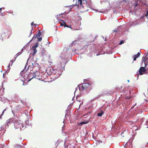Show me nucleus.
<instances>
[{"mask_svg": "<svg viewBox=\"0 0 148 148\" xmlns=\"http://www.w3.org/2000/svg\"><path fill=\"white\" fill-rule=\"evenodd\" d=\"M146 69L144 67H141L139 69V73L140 75L143 74V73L146 72Z\"/></svg>", "mask_w": 148, "mask_h": 148, "instance_id": "nucleus-7", "label": "nucleus"}, {"mask_svg": "<svg viewBox=\"0 0 148 148\" xmlns=\"http://www.w3.org/2000/svg\"><path fill=\"white\" fill-rule=\"evenodd\" d=\"M131 10V12L132 13V10Z\"/></svg>", "mask_w": 148, "mask_h": 148, "instance_id": "nucleus-37", "label": "nucleus"}, {"mask_svg": "<svg viewBox=\"0 0 148 148\" xmlns=\"http://www.w3.org/2000/svg\"><path fill=\"white\" fill-rule=\"evenodd\" d=\"M64 27H67L70 28L71 29H72L71 27V25H66V24H65L64 25Z\"/></svg>", "mask_w": 148, "mask_h": 148, "instance_id": "nucleus-22", "label": "nucleus"}, {"mask_svg": "<svg viewBox=\"0 0 148 148\" xmlns=\"http://www.w3.org/2000/svg\"><path fill=\"white\" fill-rule=\"evenodd\" d=\"M117 30H114V32H117Z\"/></svg>", "mask_w": 148, "mask_h": 148, "instance_id": "nucleus-35", "label": "nucleus"}, {"mask_svg": "<svg viewBox=\"0 0 148 148\" xmlns=\"http://www.w3.org/2000/svg\"><path fill=\"white\" fill-rule=\"evenodd\" d=\"M14 61V60H12L10 62L9 64V65H8V66L9 67L10 66L11 62V66H12V64L13 63Z\"/></svg>", "mask_w": 148, "mask_h": 148, "instance_id": "nucleus-24", "label": "nucleus"}, {"mask_svg": "<svg viewBox=\"0 0 148 148\" xmlns=\"http://www.w3.org/2000/svg\"><path fill=\"white\" fill-rule=\"evenodd\" d=\"M138 24V23L137 22V20H136L134 22H133L132 23V24L133 25H136L137 24Z\"/></svg>", "mask_w": 148, "mask_h": 148, "instance_id": "nucleus-21", "label": "nucleus"}, {"mask_svg": "<svg viewBox=\"0 0 148 148\" xmlns=\"http://www.w3.org/2000/svg\"><path fill=\"white\" fill-rule=\"evenodd\" d=\"M0 14L1 16H4L5 15L4 13L2 12V10H0Z\"/></svg>", "mask_w": 148, "mask_h": 148, "instance_id": "nucleus-23", "label": "nucleus"}, {"mask_svg": "<svg viewBox=\"0 0 148 148\" xmlns=\"http://www.w3.org/2000/svg\"><path fill=\"white\" fill-rule=\"evenodd\" d=\"M103 113H104L103 111H101L99 113L97 114V115L101 117L102 116V114H103Z\"/></svg>", "mask_w": 148, "mask_h": 148, "instance_id": "nucleus-16", "label": "nucleus"}, {"mask_svg": "<svg viewBox=\"0 0 148 148\" xmlns=\"http://www.w3.org/2000/svg\"><path fill=\"white\" fill-rule=\"evenodd\" d=\"M41 33L40 32V31H39V32L38 33V34H37V36H38V37H40V36L41 35Z\"/></svg>", "mask_w": 148, "mask_h": 148, "instance_id": "nucleus-26", "label": "nucleus"}, {"mask_svg": "<svg viewBox=\"0 0 148 148\" xmlns=\"http://www.w3.org/2000/svg\"><path fill=\"white\" fill-rule=\"evenodd\" d=\"M146 2V0H135L129 4L131 9H148Z\"/></svg>", "mask_w": 148, "mask_h": 148, "instance_id": "nucleus-1", "label": "nucleus"}, {"mask_svg": "<svg viewBox=\"0 0 148 148\" xmlns=\"http://www.w3.org/2000/svg\"><path fill=\"white\" fill-rule=\"evenodd\" d=\"M134 11H133V12H135V13H136V10H133Z\"/></svg>", "mask_w": 148, "mask_h": 148, "instance_id": "nucleus-32", "label": "nucleus"}, {"mask_svg": "<svg viewBox=\"0 0 148 148\" xmlns=\"http://www.w3.org/2000/svg\"><path fill=\"white\" fill-rule=\"evenodd\" d=\"M5 9V8H0V10H1V9Z\"/></svg>", "mask_w": 148, "mask_h": 148, "instance_id": "nucleus-34", "label": "nucleus"}, {"mask_svg": "<svg viewBox=\"0 0 148 148\" xmlns=\"http://www.w3.org/2000/svg\"><path fill=\"white\" fill-rule=\"evenodd\" d=\"M37 36H38L37 34H34L32 40H33L34 38L35 39V38H36Z\"/></svg>", "mask_w": 148, "mask_h": 148, "instance_id": "nucleus-25", "label": "nucleus"}, {"mask_svg": "<svg viewBox=\"0 0 148 148\" xmlns=\"http://www.w3.org/2000/svg\"><path fill=\"white\" fill-rule=\"evenodd\" d=\"M90 85V84H89V83H84L80 85V86L78 85V86L79 87V90L81 91H82L85 89H86Z\"/></svg>", "mask_w": 148, "mask_h": 148, "instance_id": "nucleus-4", "label": "nucleus"}, {"mask_svg": "<svg viewBox=\"0 0 148 148\" xmlns=\"http://www.w3.org/2000/svg\"><path fill=\"white\" fill-rule=\"evenodd\" d=\"M124 43V42L123 40H121L120 41V42L119 43V45H121Z\"/></svg>", "mask_w": 148, "mask_h": 148, "instance_id": "nucleus-29", "label": "nucleus"}, {"mask_svg": "<svg viewBox=\"0 0 148 148\" xmlns=\"http://www.w3.org/2000/svg\"><path fill=\"white\" fill-rule=\"evenodd\" d=\"M132 145H130V146H129V147H128L127 148H132Z\"/></svg>", "mask_w": 148, "mask_h": 148, "instance_id": "nucleus-30", "label": "nucleus"}, {"mask_svg": "<svg viewBox=\"0 0 148 148\" xmlns=\"http://www.w3.org/2000/svg\"><path fill=\"white\" fill-rule=\"evenodd\" d=\"M63 14L62 13L61 14H60V15H62Z\"/></svg>", "mask_w": 148, "mask_h": 148, "instance_id": "nucleus-40", "label": "nucleus"}, {"mask_svg": "<svg viewBox=\"0 0 148 148\" xmlns=\"http://www.w3.org/2000/svg\"><path fill=\"white\" fill-rule=\"evenodd\" d=\"M38 42L36 43L35 45L32 47V49L33 51L32 53L33 55H34L37 52V50L36 49V48L38 47Z\"/></svg>", "mask_w": 148, "mask_h": 148, "instance_id": "nucleus-5", "label": "nucleus"}, {"mask_svg": "<svg viewBox=\"0 0 148 148\" xmlns=\"http://www.w3.org/2000/svg\"><path fill=\"white\" fill-rule=\"evenodd\" d=\"M123 133H121V135L122 134H123Z\"/></svg>", "mask_w": 148, "mask_h": 148, "instance_id": "nucleus-39", "label": "nucleus"}, {"mask_svg": "<svg viewBox=\"0 0 148 148\" xmlns=\"http://www.w3.org/2000/svg\"><path fill=\"white\" fill-rule=\"evenodd\" d=\"M89 122V121H83V122H81L80 124L81 125H82L83 124H87Z\"/></svg>", "mask_w": 148, "mask_h": 148, "instance_id": "nucleus-19", "label": "nucleus"}, {"mask_svg": "<svg viewBox=\"0 0 148 148\" xmlns=\"http://www.w3.org/2000/svg\"><path fill=\"white\" fill-rule=\"evenodd\" d=\"M76 5H70V6H65L66 7H67L69 9H71L72 8H73Z\"/></svg>", "mask_w": 148, "mask_h": 148, "instance_id": "nucleus-15", "label": "nucleus"}, {"mask_svg": "<svg viewBox=\"0 0 148 148\" xmlns=\"http://www.w3.org/2000/svg\"><path fill=\"white\" fill-rule=\"evenodd\" d=\"M13 120V123L14 124V127L15 129H18L20 128L21 129V126L22 128L23 127V123L17 117H15L14 119Z\"/></svg>", "mask_w": 148, "mask_h": 148, "instance_id": "nucleus-2", "label": "nucleus"}, {"mask_svg": "<svg viewBox=\"0 0 148 148\" xmlns=\"http://www.w3.org/2000/svg\"><path fill=\"white\" fill-rule=\"evenodd\" d=\"M146 14H145V15H143L142 16H141L140 18L141 19H142L145 16H147L148 15V10H147V11H146Z\"/></svg>", "mask_w": 148, "mask_h": 148, "instance_id": "nucleus-17", "label": "nucleus"}, {"mask_svg": "<svg viewBox=\"0 0 148 148\" xmlns=\"http://www.w3.org/2000/svg\"><path fill=\"white\" fill-rule=\"evenodd\" d=\"M64 148H67L68 147V146L67 145H65V144L64 145Z\"/></svg>", "mask_w": 148, "mask_h": 148, "instance_id": "nucleus-31", "label": "nucleus"}, {"mask_svg": "<svg viewBox=\"0 0 148 148\" xmlns=\"http://www.w3.org/2000/svg\"><path fill=\"white\" fill-rule=\"evenodd\" d=\"M95 10L96 12H100L101 13H107L108 11V10H102V11H99L98 10Z\"/></svg>", "mask_w": 148, "mask_h": 148, "instance_id": "nucleus-8", "label": "nucleus"}, {"mask_svg": "<svg viewBox=\"0 0 148 148\" xmlns=\"http://www.w3.org/2000/svg\"><path fill=\"white\" fill-rule=\"evenodd\" d=\"M143 61H144V63L145 64H146L145 63H147L148 62V57L146 56L145 57Z\"/></svg>", "mask_w": 148, "mask_h": 148, "instance_id": "nucleus-13", "label": "nucleus"}, {"mask_svg": "<svg viewBox=\"0 0 148 148\" xmlns=\"http://www.w3.org/2000/svg\"><path fill=\"white\" fill-rule=\"evenodd\" d=\"M140 56V53L138 52V53L134 55V61H135L136 60V58H138Z\"/></svg>", "mask_w": 148, "mask_h": 148, "instance_id": "nucleus-12", "label": "nucleus"}, {"mask_svg": "<svg viewBox=\"0 0 148 148\" xmlns=\"http://www.w3.org/2000/svg\"><path fill=\"white\" fill-rule=\"evenodd\" d=\"M39 72L38 71L35 72L34 73L33 76L31 78H29L28 82L30 81L32 79L34 78H36V79H38V77H39Z\"/></svg>", "mask_w": 148, "mask_h": 148, "instance_id": "nucleus-6", "label": "nucleus"}, {"mask_svg": "<svg viewBox=\"0 0 148 148\" xmlns=\"http://www.w3.org/2000/svg\"><path fill=\"white\" fill-rule=\"evenodd\" d=\"M14 119L15 117L13 118H10L6 121V123H7L8 125V124L10 122H12L13 123V120H13Z\"/></svg>", "mask_w": 148, "mask_h": 148, "instance_id": "nucleus-10", "label": "nucleus"}, {"mask_svg": "<svg viewBox=\"0 0 148 148\" xmlns=\"http://www.w3.org/2000/svg\"><path fill=\"white\" fill-rule=\"evenodd\" d=\"M77 40H75L71 44V47L73 45H75L77 43Z\"/></svg>", "mask_w": 148, "mask_h": 148, "instance_id": "nucleus-14", "label": "nucleus"}, {"mask_svg": "<svg viewBox=\"0 0 148 148\" xmlns=\"http://www.w3.org/2000/svg\"><path fill=\"white\" fill-rule=\"evenodd\" d=\"M39 38H38V41H41L42 40V37H41L40 38L38 37Z\"/></svg>", "mask_w": 148, "mask_h": 148, "instance_id": "nucleus-27", "label": "nucleus"}, {"mask_svg": "<svg viewBox=\"0 0 148 148\" xmlns=\"http://www.w3.org/2000/svg\"><path fill=\"white\" fill-rule=\"evenodd\" d=\"M33 22H32V23H31V25H33Z\"/></svg>", "mask_w": 148, "mask_h": 148, "instance_id": "nucleus-36", "label": "nucleus"}, {"mask_svg": "<svg viewBox=\"0 0 148 148\" xmlns=\"http://www.w3.org/2000/svg\"><path fill=\"white\" fill-rule=\"evenodd\" d=\"M132 145V144L130 142H127L124 145V148H127L130 146V145Z\"/></svg>", "mask_w": 148, "mask_h": 148, "instance_id": "nucleus-11", "label": "nucleus"}, {"mask_svg": "<svg viewBox=\"0 0 148 148\" xmlns=\"http://www.w3.org/2000/svg\"><path fill=\"white\" fill-rule=\"evenodd\" d=\"M33 74L32 73H29L28 75V81L29 80V78H31V77H32L33 76Z\"/></svg>", "mask_w": 148, "mask_h": 148, "instance_id": "nucleus-18", "label": "nucleus"}, {"mask_svg": "<svg viewBox=\"0 0 148 148\" xmlns=\"http://www.w3.org/2000/svg\"><path fill=\"white\" fill-rule=\"evenodd\" d=\"M124 2L127 3V2L125 0H123L121 2H114L112 5V6H113L114 8L117 9L121 8V5Z\"/></svg>", "mask_w": 148, "mask_h": 148, "instance_id": "nucleus-3", "label": "nucleus"}, {"mask_svg": "<svg viewBox=\"0 0 148 148\" xmlns=\"http://www.w3.org/2000/svg\"><path fill=\"white\" fill-rule=\"evenodd\" d=\"M5 110H6V109H4V110H3V112H2V115H3V113H4V111H5Z\"/></svg>", "mask_w": 148, "mask_h": 148, "instance_id": "nucleus-33", "label": "nucleus"}, {"mask_svg": "<svg viewBox=\"0 0 148 148\" xmlns=\"http://www.w3.org/2000/svg\"><path fill=\"white\" fill-rule=\"evenodd\" d=\"M91 9L92 10V9H93V8H91Z\"/></svg>", "mask_w": 148, "mask_h": 148, "instance_id": "nucleus-38", "label": "nucleus"}, {"mask_svg": "<svg viewBox=\"0 0 148 148\" xmlns=\"http://www.w3.org/2000/svg\"><path fill=\"white\" fill-rule=\"evenodd\" d=\"M117 10H114L113 11V12L114 14H117Z\"/></svg>", "mask_w": 148, "mask_h": 148, "instance_id": "nucleus-28", "label": "nucleus"}, {"mask_svg": "<svg viewBox=\"0 0 148 148\" xmlns=\"http://www.w3.org/2000/svg\"><path fill=\"white\" fill-rule=\"evenodd\" d=\"M78 2L79 4V5H78V8L80 9L83 8V6L82 5V0H78Z\"/></svg>", "mask_w": 148, "mask_h": 148, "instance_id": "nucleus-9", "label": "nucleus"}, {"mask_svg": "<svg viewBox=\"0 0 148 148\" xmlns=\"http://www.w3.org/2000/svg\"><path fill=\"white\" fill-rule=\"evenodd\" d=\"M60 21H62V22L61 23H60L61 25V26H62L64 25V24H65V23L64 22V21L63 20H60Z\"/></svg>", "mask_w": 148, "mask_h": 148, "instance_id": "nucleus-20", "label": "nucleus"}]
</instances>
